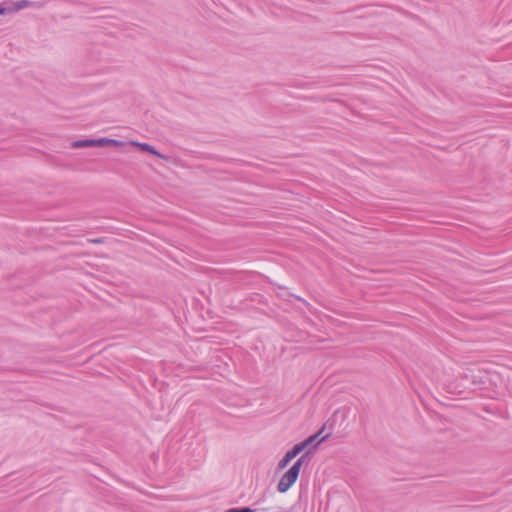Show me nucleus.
Masks as SVG:
<instances>
[{
  "label": "nucleus",
  "instance_id": "f257e3e1",
  "mask_svg": "<svg viewBox=\"0 0 512 512\" xmlns=\"http://www.w3.org/2000/svg\"><path fill=\"white\" fill-rule=\"evenodd\" d=\"M302 466V459L297 460L293 466L281 477L278 483V491L287 492L297 481Z\"/></svg>",
  "mask_w": 512,
  "mask_h": 512
},
{
  "label": "nucleus",
  "instance_id": "f03ea898",
  "mask_svg": "<svg viewBox=\"0 0 512 512\" xmlns=\"http://www.w3.org/2000/svg\"><path fill=\"white\" fill-rule=\"evenodd\" d=\"M301 452V447L294 446L291 450L286 452L284 457L278 463V469L282 470Z\"/></svg>",
  "mask_w": 512,
  "mask_h": 512
},
{
  "label": "nucleus",
  "instance_id": "7ed1b4c3",
  "mask_svg": "<svg viewBox=\"0 0 512 512\" xmlns=\"http://www.w3.org/2000/svg\"><path fill=\"white\" fill-rule=\"evenodd\" d=\"M130 144L132 146L138 147L142 151L151 153V154H153V155H155L157 157H160V158H164V156L162 154H160L158 151H156L152 146H150L147 143H140V142L132 141V142H130Z\"/></svg>",
  "mask_w": 512,
  "mask_h": 512
},
{
  "label": "nucleus",
  "instance_id": "20e7f679",
  "mask_svg": "<svg viewBox=\"0 0 512 512\" xmlns=\"http://www.w3.org/2000/svg\"><path fill=\"white\" fill-rule=\"evenodd\" d=\"M124 143L115 139H107V138H100L95 139V146L98 147H105V146H116L121 147Z\"/></svg>",
  "mask_w": 512,
  "mask_h": 512
},
{
  "label": "nucleus",
  "instance_id": "39448f33",
  "mask_svg": "<svg viewBox=\"0 0 512 512\" xmlns=\"http://www.w3.org/2000/svg\"><path fill=\"white\" fill-rule=\"evenodd\" d=\"M323 430H324V428H322L321 431L318 434H315V435H312V436L308 437L306 440L296 444L295 446L296 447H301V452H302L308 445L312 444L314 441L317 440L318 436L322 433Z\"/></svg>",
  "mask_w": 512,
  "mask_h": 512
},
{
  "label": "nucleus",
  "instance_id": "423d86ee",
  "mask_svg": "<svg viewBox=\"0 0 512 512\" xmlns=\"http://www.w3.org/2000/svg\"><path fill=\"white\" fill-rule=\"evenodd\" d=\"M95 146V140H78L72 143L73 148L93 147Z\"/></svg>",
  "mask_w": 512,
  "mask_h": 512
},
{
  "label": "nucleus",
  "instance_id": "0eeeda50",
  "mask_svg": "<svg viewBox=\"0 0 512 512\" xmlns=\"http://www.w3.org/2000/svg\"><path fill=\"white\" fill-rule=\"evenodd\" d=\"M26 5H27L26 1H21V2L17 3L16 9H21V8L25 7Z\"/></svg>",
  "mask_w": 512,
  "mask_h": 512
},
{
  "label": "nucleus",
  "instance_id": "6e6552de",
  "mask_svg": "<svg viewBox=\"0 0 512 512\" xmlns=\"http://www.w3.org/2000/svg\"><path fill=\"white\" fill-rule=\"evenodd\" d=\"M5 10L0 8V15L4 14Z\"/></svg>",
  "mask_w": 512,
  "mask_h": 512
},
{
  "label": "nucleus",
  "instance_id": "1a4fd4ad",
  "mask_svg": "<svg viewBox=\"0 0 512 512\" xmlns=\"http://www.w3.org/2000/svg\"><path fill=\"white\" fill-rule=\"evenodd\" d=\"M326 438H327V436L322 437V439H320V441H319V442L324 441Z\"/></svg>",
  "mask_w": 512,
  "mask_h": 512
}]
</instances>
